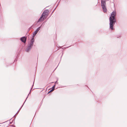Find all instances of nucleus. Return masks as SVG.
Masks as SVG:
<instances>
[{
	"instance_id": "obj_1",
	"label": "nucleus",
	"mask_w": 127,
	"mask_h": 127,
	"mask_svg": "<svg viewBox=\"0 0 127 127\" xmlns=\"http://www.w3.org/2000/svg\"><path fill=\"white\" fill-rule=\"evenodd\" d=\"M116 15V12L115 10L113 11L111 14L109 18V28L111 30H114L113 26L116 22L115 17Z\"/></svg>"
},
{
	"instance_id": "obj_2",
	"label": "nucleus",
	"mask_w": 127,
	"mask_h": 127,
	"mask_svg": "<svg viewBox=\"0 0 127 127\" xmlns=\"http://www.w3.org/2000/svg\"><path fill=\"white\" fill-rule=\"evenodd\" d=\"M34 41L30 40V44H28L27 47V48L25 50V51L27 52H29L31 50Z\"/></svg>"
},
{
	"instance_id": "obj_3",
	"label": "nucleus",
	"mask_w": 127,
	"mask_h": 127,
	"mask_svg": "<svg viewBox=\"0 0 127 127\" xmlns=\"http://www.w3.org/2000/svg\"><path fill=\"white\" fill-rule=\"evenodd\" d=\"M101 6L103 12H106L107 11V9L106 8V1H101Z\"/></svg>"
},
{
	"instance_id": "obj_4",
	"label": "nucleus",
	"mask_w": 127,
	"mask_h": 127,
	"mask_svg": "<svg viewBox=\"0 0 127 127\" xmlns=\"http://www.w3.org/2000/svg\"><path fill=\"white\" fill-rule=\"evenodd\" d=\"M27 39V37L24 36L20 38L21 41L25 43Z\"/></svg>"
},
{
	"instance_id": "obj_5",
	"label": "nucleus",
	"mask_w": 127,
	"mask_h": 127,
	"mask_svg": "<svg viewBox=\"0 0 127 127\" xmlns=\"http://www.w3.org/2000/svg\"><path fill=\"white\" fill-rule=\"evenodd\" d=\"M38 32L36 31H35L33 33V35L32 36V37L31 39V40H33L34 41V37L36 34Z\"/></svg>"
},
{
	"instance_id": "obj_6",
	"label": "nucleus",
	"mask_w": 127,
	"mask_h": 127,
	"mask_svg": "<svg viewBox=\"0 0 127 127\" xmlns=\"http://www.w3.org/2000/svg\"><path fill=\"white\" fill-rule=\"evenodd\" d=\"M45 19V18L44 17H43L41 15L39 19L38 20L37 22H40L41 21H43Z\"/></svg>"
},
{
	"instance_id": "obj_7",
	"label": "nucleus",
	"mask_w": 127,
	"mask_h": 127,
	"mask_svg": "<svg viewBox=\"0 0 127 127\" xmlns=\"http://www.w3.org/2000/svg\"><path fill=\"white\" fill-rule=\"evenodd\" d=\"M41 15L43 17H44L45 18H46L47 17V16H48V14L44 13L43 14V13Z\"/></svg>"
},
{
	"instance_id": "obj_8",
	"label": "nucleus",
	"mask_w": 127,
	"mask_h": 127,
	"mask_svg": "<svg viewBox=\"0 0 127 127\" xmlns=\"http://www.w3.org/2000/svg\"><path fill=\"white\" fill-rule=\"evenodd\" d=\"M47 11H48V12L49 11L48 10V9H46V10H45L43 12V14H44V13H45V14H47L48 13L47 12Z\"/></svg>"
},
{
	"instance_id": "obj_9",
	"label": "nucleus",
	"mask_w": 127,
	"mask_h": 127,
	"mask_svg": "<svg viewBox=\"0 0 127 127\" xmlns=\"http://www.w3.org/2000/svg\"><path fill=\"white\" fill-rule=\"evenodd\" d=\"M25 101L24 102V103H23V105L19 109V110H18V111H17V112L16 113V114H17V113L18 112H19V111L21 109V108H22V107L23 106L24 104L25 103Z\"/></svg>"
},
{
	"instance_id": "obj_10",
	"label": "nucleus",
	"mask_w": 127,
	"mask_h": 127,
	"mask_svg": "<svg viewBox=\"0 0 127 127\" xmlns=\"http://www.w3.org/2000/svg\"><path fill=\"white\" fill-rule=\"evenodd\" d=\"M41 26H42V25H41L40 27H38L36 29V31L38 32L39 31V30H40Z\"/></svg>"
},
{
	"instance_id": "obj_11",
	"label": "nucleus",
	"mask_w": 127,
	"mask_h": 127,
	"mask_svg": "<svg viewBox=\"0 0 127 127\" xmlns=\"http://www.w3.org/2000/svg\"><path fill=\"white\" fill-rule=\"evenodd\" d=\"M54 89H52L48 93H47V94H49V93H50V92H53V91L54 90Z\"/></svg>"
},
{
	"instance_id": "obj_12",
	"label": "nucleus",
	"mask_w": 127,
	"mask_h": 127,
	"mask_svg": "<svg viewBox=\"0 0 127 127\" xmlns=\"http://www.w3.org/2000/svg\"><path fill=\"white\" fill-rule=\"evenodd\" d=\"M55 84L52 87V89H54V90L55 89Z\"/></svg>"
},
{
	"instance_id": "obj_13",
	"label": "nucleus",
	"mask_w": 127,
	"mask_h": 127,
	"mask_svg": "<svg viewBox=\"0 0 127 127\" xmlns=\"http://www.w3.org/2000/svg\"><path fill=\"white\" fill-rule=\"evenodd\" d=\"M34 80H35V79H34V82H33V85H32V87L31 90H30V91H31V90H32V87L33 86V85H34Z\"/></svg>"
},
{
	"instance_id": "obj_14",
	"label": "nucleus",
	"mask_w": 127,
	"mask_h": 127,
	"mask_svg": "<svg viewBox=\"0 0 127 127\" xmlns=\"http://www.w3.org/2000/svg\"><path fill=\"white\" fill-rule=\"evenodd\" d=\"M31 91H30V92H29V94L28 95V96H27V97L26 98V100H25V101H26V100H27V98L28 97V96L29 95V94H30L31 93Z\"/></svg>"
},
{
	"instance_id": "obj_15",
	"label": "nucleus",
	"mask_w": 127,
	"mask_h": 127,
	"mask_svg": "<svg viewBox=\"0 0 127 127\" xmlns=\"http://www.w3.org/2000/svg\"><path fill=\"white\" fill-rule=\"evenodd\" d=\"M106 1V0H101V1Z\"/></svg>"
},
{
	"instance_id": "obj_16",
	"label": "nucleus",
	"mask_w": 127,
	"mask_h": 127,
	"mask_svg": "<svg viewBox=\"0 0 127 127\" xmlns=\"http://www.w3.org/2000/svg\"><path fill=\"white\" fill-rule=\"evenodd\" d=\"M56 7L54 9V10L52 12V13H53V11L55 10L56 8Z\"/></svg>"
},
{
	"instance_id": "obj_17",
	"label": "nucleus",
	"mask_w": 127,
	"mask_h": 127,
	"mask_svg": "<svg viewBox=\"0 0 127 127\" xmlns=\"http://www.w3.org/2000/svg\"><path fill=\"white\" fill-rule=\"evenodd\" d=\"M68 46V47H66V48H68V47H70V46Z\"/></svg>"
},
{
	"instance_id": "obj_18",
	"label": "nucleus",
	"mask_w": 127,
	"mask_h": 127,
	"mask_svg": "<svg viewBox=\"0 0 127 127\" xmlns=\"http://www.w3.org/2000/svg\"><path fill=\"white\" fill-rule=\"evenodd\" d=\"M57 83V81H56V82H55V84H56V83Z\"/></svg>"
},
{
	"instance_id": "obj_19",
	"label": "nucleus",
	"mask_w": 127,
	"mask_h": 127,
	"mask_svg": "<svg viewBox=\"0 0 127 127\" xmlns=\"http://www.w3.org/2000/svg\"><path fill=\"white\" fill-rule=\"evenodd\" d=\"M120 36H117V38H118L119 37H120Z\"/></svg>"
},
{
	"instance_id": "obj_20",
	"label": "nucleus",
	"mask_w": 127,
	"mask_h": 127,
	"mask_svg": "<svg viewBox=\"0 0 127 127\" xmlns=\"http://www.w3.org/2000/svg\"><path fill=\"white\" fill-rule=\"evenodd\" d=\"M32 27V26H31V27H30V28H31Z\"/></svg>"
},
{
	"instance_id": "obj_21",
	"label": "nucleus",
	"mask_w": 127,
	"mask_h": 127,
	"mask_svg": "<svg viewBox=\"0 0 127 127\" xmlns=\"http://www.w3.org/2000/svg\"><path fill=\"white\" fill-rule=\"evenodd\" d=\"M57 67H58V66H57ZM57 68V67H56L55 69H55H56V68Z\"/></svg>"
},
{
	"instance_id": "obj_22",
	"label": "nucleus",
	"mask_w": 127,
	"mask_h": 127,
	"mask_svg": "<svg viewBox=\"0 0 127 127\" xmlns=\"http://www.w3.org/2000/svg\"><path fill=\"white\" fill-rule=\"evenodd\" d=\"M52 83H53L54 82H52Z\"/></svg>"
}]
</instances>
